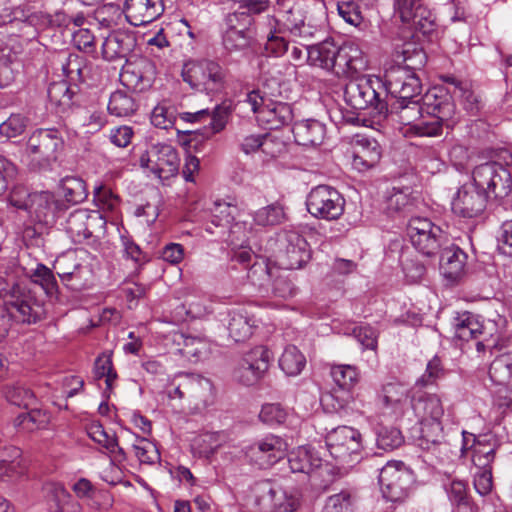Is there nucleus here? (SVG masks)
Wrapping results in <instances>:
<instances>
[{
	"mask_svg": "<svg viewBox=\"0 0 512 512\" xmlns=\"http://www.w3.org/2000/svg\"><path fill=\"white\" fill-rule=\"evenodd\" d=\"M401 55L403 65L391 66L384 74L385 93L409 98L422 91V83L416 71L425 66L427 56L415 43H405Z\"/></svg>",
	"mask_w": 512,
	"mask_h": 512,
	"instance_id": "f257e3e1",
	"label": "nucleus"
},
{
	"mask_svg": "<svg viewBox=\"0 0 512 512\" xmlns=\"http://www.w3.org/2000/svg\"><path fill=\"white\" fill-rule=\"evenodd\" d=\"M278 32H286L289 39L302 47L309 46L322 34L321 24L312 16L310 6L302 0H286L278 16Z\"/></svg>",
	"mask_w": 512,
	"mask_h": 512,
	"instance_id": "f03ea898",
	"label": "nucleus"
},
{
	"mask_svg": "<svg viewBox=\"0 0 512 512\" xmlns=\"http://www.w3.org/2000/svg\"><path fill=\"white\" fill-rule=\"evenodd\" d=\"M411 410L421 426L419 445L423 449H430L443 438V426L441 419L444 415V408L441 399L436 394H429L423 391L413 392L410 400Z\"/></svg>",
	"mask_w": 512,
	"mask_h": 512,
	"instance_id": "7ed1b4c3",
	"label": "nucleus"
},
{
	"mask_svg": "<svg viewBox=\"0 0 512 512\" xmlns=\"http://www.w3.org/2000/svg\"><path fill=\"white\" fill-rule=\"evenodd\" d=\"M380 88L385 90L384 81L379 77H356L345 85V102L355 110L372 108L377 114L387 116L388 103L381 97Z\"/></svg>",
	"mask_w": 512,
	"mask_h": 512,
	"instance_id": "20e7f679",
	"label": "nucleus"
},
{
	"mask_svg": "<svg viewBox=\"0 0 512 512\" xmlns=\"http://www.w3.org/2000/svg\"><path fill=\"white\" fill-rule=\"evenodd\" d=\"M181 75L192 89L213 94L224 89L227 72L218 61L204 58L184 63Z\"/></svg>",
	"mask_w": 512,
	"mask_h": 512,
	"instance_id": "39448f33",
	"label": "nucleus"
},
{
	"mask_svg": "<svg viewBox=\"0 0 512 512\" xmlns=\"http://www.w3.org/2000/svg\"><path fill=\"white\" fill-rule=\"evenodd\" d=\"M213 384L194 373H179L170 383L168 397L185 400L196 409L207 407L213 401Z\"/></svg>",
	"mask_w": 512,
	"mask_h": 512,
	"instance_id": "423d86ee",
	"label": "nucleus"
},
{
	"mask_svg": "<svg viewBox=\"0 0 512 512\" xmlns=\"http://www.w3.org/2000/svg\"><path fill=\"white\" fill-rule=\"evenodd\" d=\"M64 149V138L56 128H39L32 132L26 143L31 162L39 169H48Z\"/></svg>",
	"mask_w": 512,
	"mask_h": 512,
	"instance_id": "0eeeda50",
	"label": "nucleus"
},
{
	"mask_svg": "<svg viewBox=\"0 0 512 512\" xmlns=\"http://www.w3.org/2000/svg\"><path fill=\"white\" fill-rule=\"evenodd\" d=\"M472 179L486 192L487 198L503 200L512 192V175L508 168L495 161L477 165L472 172Z\"/></svg>",
	"mask_w": 512,
	"mask_h": 512,
	"instance_id": "6e6552de",
	"label": "nucleus"
},
{
	"mask_svg": "<svg viewBox=\"0 0 512 512\" xmlns=\"http://www.w3.org/2000/svg\"><path fill=\"white\" fill-rule=\"evenodd\" d=\"M6 311L18 323L34 324L45 315L44 305L28 288L14 285L5 300Z\"/></svg>",
	"mask_w": 512,
	"mask_h": 512,
	"instance_id": "1a4fd4ad",
	"label": "nucleus"
},
{
	"mask_svg": "<svg viewBox=\"0 0 512 512\" xmlns=\"http://www.w3.org/2000/svg\"><path fill=\"white\" fill-rule=\"evenodd\" d=\"M139 164L158 178L167 180L178 174L180 158L176 148L165 142L151 143L141 154Z\"/></svg>",
	"mask_w": 512,
	"mask_h": 512,
	"instance_id": "9d476101",
	"label": "nucleus"
},
{
	"mask_svg": "<svg viewBox=\"0 0 512 512\" xmlns=\"http://www.w3.org/2000/svg\"><path fill=\"white\" fill-rule=\"evenodd\" d=\"M306 207L307 211L317 219L337 220L344 213L345 199L335 188L318 185L308 193Z\"/></svg>",
	"mask_w": 512,
	"mask_h": 512,
	"instance_id": "9b49d317",
	"label": "nucleus"
},
{
	"mask_svg": "<svg viewBox=\"0 0 512 512\" xmlns=\"http://www.w3.org/2000/svg\"><path fill=\"white\" fill-rule=\"evenodd\" d=\"M487 201L486 192L472 179L458 188L452 198L451 209L457 217L477 219L484 214Z\"/></svg>",
	"mask_w": 512,
	"mask_h": 512,
	"instance_id": "f8f14e48",
	"label": "nucleus"
},
{
	"mask_svg": "<svg viewBox=\"0 0 512 512\" xmlns=\"http://www.w3.org/2000/svg\"><path fill=\"white\" fill-rule=\"evenodd\" d=\"M270 351L265 346H256L248 351L234 369V379L245 386L257 384L268 371Z\"/></svg>",
	"mask_w": 512,
	"mask_h": 512,
	"instance_id": "ddd939ff",
	"label": "nucleus"
},
{
	"mask_svg": "<svg viewBox=\"0 0 512 512\" xmlns=\"http://www.w3.org/2000/svg\"><path fill=\"white\" fill-rule=\"evenodd\" d=\"M287 448L282 437L269 434L247 446L244 454L252 464L266 469L284 458Z\"/></svg>",
	"mask_w": 512,
	"mask_h": 512,
	"instance_id": "4468645a",
	"label": "nucleus"
},
{
	"mask_svg": "<svg viewBox=\"0 0 512 512\" xmlns=\"http://www.w3.org/2000/svg\"><path fill=\"white\" fill-rule=\"evenodd\" d=\"M395 15L411 29L428 34L434 30L435 17L423 0H394Z\"/></svg>",
	"mask_w": 512,
	"mask_h": 512,
	"instance_id": "2eb2a0df",
	"label": "nucleus"
},
{
	"mask_svg": "<svg viewBox=\"0 0 512 512\" xmlns=\"http://www.w3.org/2000/svg\"><path fill=\"white\" fill-rule=\"evenodd\" d=\"M325 442L330 455L335 459L359 454L362 449L361 433L349 426L333 428L327 433Z\"/></svg>",
	"mask_w": 512,
	"mask_h": 512,
	"instance_id": "dca6fc26",
	"label": "nucleus"
},
{
	"mask_svg": "<svg viewBox=\"0 0 512 512\" xmlns=\"http://www.w3.org/2000/svg\"><path fill=\"white\" fill-rule=\"evenodd\" d=\"M13 201L18 209L28 211L35 215L39 222L46 224L54 222L60 212L68 209L62 200L56 199L54 194L48 191L33 193L28 202Z\"/></svg>",
	"mask_w": 512,
	"mask_h": 512,
	"instance_id": "f3484780",
	"label": "nucleus"
},
{
	"mask_svg": "<svg viewBox=\"0 0 512 512\" xmlns=\"http://www.w3.org/2000/svg\"><path fill=\"white\" fill-rule=\"evenodd\" d=\"M238 214V207L228 202L216 201L212 209L210 224L216 228H229V233L233 237L232 241L237 240L243 243L247 239V234L251 233L252 226L246 221L234 222Z\"/></svg>",
	"mask_w": 512,
	"mask_h": 512,
	"instance_id": "a211bd4d",
	"label": "nucleus"
},
{
	"mask_svg": "<svg viewBox=\"0 0 512 512\" xmlns=\"http://www.w3.org/2000/svg\"><path fill=\"white\" fill-rule=\"evenodd\" d=\"M281 244L283 246L281 261L286 269H300L310 260L309 244L300 233L293 230L284 231Z\"/></svg>",
	"mask_w": 512,
	"mask_h": 512,
	"instance_id": "6ab92c4d",
	"label": "nucleus"
},
{
	"mask_svg": "<svg viewBox=\"0 0 512 512\" xmlns=\"http://www.w3.org/2000/svg\"><path fill=\"white\" fill-rule=\"evenodd\" d=\"M351 147V164L359 172H365L375 167L381 159V146L374 138L357 134L351 141Z\"/></svg>",
	"mask_w": 512,
	"mask_h": 512,
	"instance_id": "aec40b11",
	"label": "nucleus"
},
{
	"mask_svg": "<svg viewBox=\"0 0 512 512\" xmlns=\"http://www.w3.org/2000/svg\"><path fill=\"white\" fill-rule=\"evenodd\" d=\"M423 112L442 121H455L456 107L450 93L442 87H432L419 95Z\"/></svg>",
	"mask_w": 512,
	"mask_h": 512,
	"instance_id": "412c9836",
	"label": "nucleus"
},
{
	"mask_svg": "<svg viewBox=\"0 0 512 512\" xmlns=\"http://www.w3.org/2000/svg\"><path fill=\"white\" fill-rule=\"evenodd\" d=\"M335 69H330L338 77H353L367 67L362 51L355 44L336 45V53L333 59Z\"/></svg>",
	"mask_w": 512,
	"mask_h": 512,
	"instance_id": "4be33fe9",
	"label": "nucleus"
},
{
	"mask_svg": "<svg viewBox=\"0 0 512 512\" xmlns=\"http://www.w3.org/2000/svg\"><path fill=\"white\" fill-rule=\"evenodd\" d=\"M163 12V0H126L124 5L125 17L135 27L155 21Z\"/></svg>",
	"mask_w": 512,
	"mask_h": 512,
	"instance_id": "5701e85b",
	"label": "nucleus"
},
{
	"mask_svg": "<svg viewBox=\"0 0 512 512\" xmlns=\"http://www.w3.org/2000/svg\"><path fill=\"white\" fill-rule=\"evenodd\" d=\"M135 46L136 38L131 32L115 30L102 43V57L107 61L126 59Z\"/></svg>",
	"mask_w": 512,
	"mask_h": 512,
	"instance_id": "b1692460",
	"label": "nucleus"
},
{
	"mask_svg": "<svg viewBox=\"0 0 512 512\" xmlns=\"http://www.w3.org/2000/svg\"><path fill=\"white\" fill-rule=\"evenodd\" d=\"M99 221H101V217L97 212L76 209L69 215L65 230L73 242L81 243L92 236L93 224Z\"/></svg>",
	"mask_w": 512,
	"mask_h": 512,
	"instance_id": "393cba45",
	"label": "nucleus"
},
{
	"mask_svg": "<svg viewBox=\"0 0 512 512\" xmlns=\"http://www.w3.org/2000/svg\"><path fill=\"white\" fill-rule=\"evenodd\" d=\"M312 455L307 449H301L297 453H292L288 458V464L293 473H304L309 477H324L323 472L326 473H334V467H331L328 463H323L321 459L317 460V464L312 463ZM339 477H343L344 475L340 472V469L337 468V473Z\"/></svg>",
	"mask_w": 512,
	"mask_h": 512,
	"instance_id": "a878e982",
	"label": "nucleus"
},
{
	"mask_svg": "<svg viewBox=\"0 0 512 512\" xmlns=\"http://www.w3.org/2000/svg\"><path fill=\"white\" fill-rule=\"evenodd\" d=\"M227 330L229 337L236 343L245 342L257 327L254 316L245 308L233 309L228 313Z\"/></svg>",
	"mask_w": 512,
	"mask_h": 512,
	"instance_id": "bb28decb",
	"label": "nucleus"
},
{
	"mask_svg": "<svg viewBox=\"0 0 512 512\" xmlns=\"http://www.w3.org/2000/svg\"><path fill=\"white\" fill-rule=\"evenodd\" d=\"M438 254L440 256V269L445 278L450 280L458 279L464 271L467 259L465 252L449 241L448 244L441 247Z\"/></svg>",
	"mask_w": 512,
	"mask_h": 512,
	"instance_id": "cd10ccee",
	"label": "nucleus"
},
{
	"mask_svg": "<svg viewBox=\"0 0 512 512\" xmlns=\"http://www.w3.org/2000/svg\"><path fill=\"white\" fill-rule=\"evenodd\" d=\"M292 132L296 143L306 147H315L323 143L326 135L325 125L315 119L302 120L293 125Z\"/></svg>",
	"mask_w": 512,
	"mask_h": 512,
	"instance_id": "c85d7f7f",
	"label": "nucleus"
},
{
	"mask_svg": "<svg viewBox=\"0 0 512 512\" xmlns=\"http://www.w3.org/2000/svg\"><path fill=\"white\" fill-rule=\"evenodd\" d=\"M495 458V447L477 441L473 447V467L471 469L474 480H493L492 463Z\"/></svg>",
	"mask_w": 512,
	"mask_h": 512,
	"instance_id": "c756f323",
	"label": "nucleus"
},
{
	"mask_svg": "<svg viewBox=\"0 0 512 512\" xmlns=\"http://www.w3.org/2000/svg\"><path fill=\"white\" fill-rule=\"evenodd\" d=\"M421 93H416L409 98H402L403 95H391L395 102L391 104V114L395 113L401 124L408 126L410 131L414 122L423 116L424 112L419 99Z\"/></svg>",
	"mask_w": 512,
	"mask_h": 512,
	"instance_id": "7c9ffc66",
	"label": "nucleus"
},
{
	"mask_svg": "<svg viewBox=\"0 0 512 512\" xmlns=\"http://www.w3.org/2000/svg\"><path fill=\"white\" fill-rule=\"evenodd\" d=\"M454 338L461 341L478 339L486 334L485 327L479 318L471 312L457 313L453 318Z\"/></svg>",
	"mask_w": 512,
	"mask_h": 512,
	"instance_id": "2f4dec72",
	"label": "nucleus"
},
{
	"mask_svg": "<svg viewBox=\"0 0 512 512\" xmlns=\"http://www.w3.org/2000/svg\"><path fill=\"white\" fill-rule=\"evenodd\" d=\"M294 113L291 104L282 101H271L263 106L260 120L271 130L280 129L292 123Z\"/></svg>",
	"mask_w": 512,
	"mask_h": 512,
	"instance_id": "473e14b6",
	"label": "nucleus"
},
{
	"mask_svg": "<svg viewBox=\"0 0 512 512\" xmlns=\"http://www.w3.org/2000/svg\"><path fill=\"white\" fill-rule=\"evenodd\" d=\"M68 487L74 491L77 497L94 508L105 509L112 504L110 493L97 488L92 482H68Z\"/></svg>",
	"mask_w": 512,
	"mask_h": 512,
	"instance_id": "72a5a7b5",
	"label": "nucleus"
},
{
	"mask_svg": "<svg viewBox=\"0 0 512 512\" xmlns=\"http://www.w3.org/2000/svg\"><path fill=\"white\" fill-rule=\"evenodd\" d=\"M307 62L311 66L319 67L326 71L335 69V62H333L336 53V44L332 40H324L320 43L311 42L306 46Z\"/></svg>",
	"mask_w": 512,
	"mask_h": 512,
	"instance_id": "f704fd0d",
	"label": "nucleus"
},
{
	"mask_svg": "<svg viewBox=\"0 0 512 512\" xmlns=\"http://www.w3.org/2000/svg\"><path fill=\"white\" fill-rule=\"evenodd\" d=\"M379 398L386 409H391L397 418L404 417V406L408 392L404 385L398 382H389L383 385Z\"/></svg>",
	"mask_w": 512,
	"mask_h": 512,
	"instance_id": "c9c22d12",
	"label": "nucleus"
},
{
	"mask_svg": "<svg viewBox=\"0 0 512 512\" xmlns=\"http://www.w3.org/2000/svg\"><path fill=\"white\" fill-rule=\"evenodd\" d=\"M271 502L270 512H294L300 502V494L295 490L285 489L279 482H274L268 491Z\"/></svg>",
	"mask_w": 512,
	"mask_h": 512,
	"instance_id": "e433bc0d",
	"label": "nucleus"
},
{
	"mask_svg": "<svg viewBox=\"0 0 512 512\" xmlns=\"http://www.w3.org/2000/svg\"><path fill=\"white\" fill-rule=\"evenodd\" d=\"M415 238L411 241L413 247L427 257L438 255L441 247L449 242L447 233L438 225H434L429 233Z\"/></svg>",
	"mask_w": 512,
	"mask_h": 512,
	"instance_id": "4c0bfd02",
	"label": "nucleus"
},
{
	"mask_svg": "<svg viewBox=\"0 0 512 512\" xmlns=\"http://www.w3.org/2000/svg\"><path fill=\"white\" fill-rule=\"evenodd\" d=\"M50 512H81L77 502L71 499L67 488L61 482H49Z\"/></svg>",
	"mask_w": 512,
	"mask_h": 512,
	"instance_id": "58836bf2",
	"label": "nucleus"
},
{
	"mask_svg": "<svg viewBox=\"0 0 512 512\" xmlns=\"http://www.w3.org/2000/svg\"><path fill=\"white\" fill-rule=\"evenodd\" d=\"M107 109L116 117H128L137 111L138 103L133 94L125 90H116L110 95Z\"/></svg>",
	"mask_w": 512,
	"mask_h": 512,
	"instance_id": "ea45409f",
	"label": "nucleus"
},
{
	"mask_svg": "<svg viewBox=\"0 0 512 512\" xmlns=\"http://www.w3.org/2000/svg\"><path fill=\"white\" fill-rule=\"evenodd\" d=\"M226 440L224 432H206L193 440L192 448L200 457L210 458Z\"/></svg>",
	"mask_w": 512,
	"mask_h": 512,
	"instance_id": "a19ab883",
	"label": "nucleus"
},
{
	"mask_svg": "<svg viewBox=\"0 0 512 512\" xmlns=\"http://www.w3.org/2000/svg\"><path fill=\"white\" fill-rule=\"evenodd\" d=\"M287 220V214L282 204L275 202L254 212L253 222L257 226H276Z\"/></svg>",
	"mask_w": 512,
	"mask_h": 512,
	"instance_id": "79ce46f5",
	"label": "nucleus"
},
{
	"mask_svg": "<svg viewBox=\"0 0 512 512\" xmlns=\"http://www.w3.org/2000/svg\"><path fill=\"white\" fill-rule=\"evenodd\" d=\"M269 32L264 46L265 52L269 56L281 57L289 48V40H287L286 32H278V23L271 17L269 20Z\"/></svg>",
	"mask_w": 512,
	"mask_h": 512,
	"instance_id": "37998d69",
	"label": "nucleus"
},
{
	"mask_svg": "<svg viewBox=\"0 0 512 512\" xmlns=\"http://www.w3.org/2000/svg\"><path fill=\"white\" fill-rule=\"evenodd\" d=\"M65 204L76 205L86 200L88 196L86 183L79 177L66 176L60 182Z\"/></svg>",
	"mask_w": 512,
	"mask_h": 512,
	"instance_id": "c03bdc74",
	"label": "nucleus"
},
{
	"mask_svg": "<svg viewBox=\"0 0 512 512\" xmlns=\"http://www.w3.org/2000/svg\"><path fill=\"white\" fill-rule=\"evenodd\" d=\"M235 105L231 99H225L210 111L209 133L215 135L223 131L228 124Z\"/></svg>",
	"mask_w": 512,
	"mask_h": 512,
	"instance_id": "a18cd8bd",
	"label": "nucleus"
},
{
	"mask_svg": "<svg viewBox=\"0 0 512 512\" xmlns=\"http://www.w3.org/2000/svg\"><path fill=\"white\" fill-rule=\"evenodd\" d=\"M306 365V359L301 351L294 345H288L280 359L279 366L288 376L298 375Z\"/></svg>",
	"mask_w": 512,
	"mask_h": 512,
	"instance_id": "49530a36",
	"label": "nucleus"
},
{
	"mask_svg": "<svg viewBox=\"0 0 512 512\" xmlns=\"http://www.w3.org/2000/svg\"><path fill=\"white\" fill-rule=\"evenodd\" d=\"M77 94V86L69 85L66 81L53 82L48 87V97L52 103L63 109L70 108Z\"/></svg>",
	"mask_w": 512,
	"mask_h": 512,
	"instance_id": "de8ad7c7",
	"label": "nucleus"
},
{
	"mask_svg": "<svg viewBox=\"0 0 512 512\" xmlns=\"http://www.w3.org/2000/svg\"><path fill=\"white\" fill-rule=\"evenodd\" d=\"M488 373L493 383L508 384L512 379V355L503 354L496 357L490 364Z\"/></svg>",
	"mask_w": 512,
	"mask_h": 512,
	"instance_id": "09e8293b",
	"label": "nucleus"
},
{
	"mask_svg": "<svg viewBox=\"0 0 512 512\" xmlns=\"http://www.w3.org/2000/svg\"><path fill=\"white\" fill-rule=\"evenodd\" d=\"M75 262L76 258L74 253H68L56 259L53 268L56 270L62 282L81 279L83 267Z\"/></svg>",
	"mask_w": 512,
	"mask_h": 512,
	"instance_id": "8fccbe9b",
	"label": "nucleus"
},
{
	"mask_svg": "<svg viewBox=\"0 0 512 512\" xmlns=\"http://www.w3.org/2000/svg\"><path fill=\"white\" fill-rule=\"evenodd\" d=\"M251 43L252 36L250 32L223 31L222 46L230 54L244 53L250 48Z\"/></svg>",
	"mask_w": 512,
	"mask_h": 512,
	"instance_id": "3c124183",
	"label": "nucleus"
},
{
	"mask_svg": "<svg viewBox=\"0 0 512 512\" xmlns=\"http://www.w3.org/2000/svg\"><path fill=\"white\" fill-rule=\"evenodd\" d=\"M32 281L39 284L51 298L58 299L59 288L53 271L44 264H38L30 275Z\"/></svg>",
	"mask_w": 512,
	"mask_h": 512,
	"instance_id": "603ef678",
	"label": "nucleus"
},
{
	"mask_svg": "<svg viewBox=\"0 0 512 512\" xmlns=\"http://www.w3.org/2000/svg\"><path fill=\"white\" fill-rule=\"evenodd\" d=\"M333 381L343 390L352 389L359 381V371L353 365L339 364L331 367Z\"/></svg>",
	"mask_w": 512,
	"mask_h": 512,
	"instance_id": "864d4df0",
	"label": "nucleus"
},
{
	"mask_svg": "<svg viewBox=\"0 0 512 512\" xmlns=\"http://www.w3.org/2000/svg\"><path fill=\"white\" fill-rule=\"evenodd\" d=\"M404 443L400 429L396 427L380 426L376 432V444L379 449L391 451Z\"/></svg>",
	"mask_w": 512,
	"mask_h": 512,
	"instance_id": "5fc2aeb1",
	"label": "nucleus"
},
{
	"mask_svg": "<svg viewBox=\"0 0 512 512\" xmlns=\"http://www.w3.org/2000/svg\"><path fill=\"white\" fill-rule=\"evenodd\" d=\"M456 121H442L437 116H430L428 120H420L412 125L410 131H414L417 136L434 137L442 133L443 126L452 128Z\"/></svg>",
	"mask_w": 512,
	"mask_h": 512,
	"instance_id": "6e6d98bb",
	"label": "nucleus"
},
{
	"mask_svg": "<svg viewBox=\"0 0 512 512\" xmlns=\"http://www.w3.org/2000/svg\"><path fill=\"white\" fill-rule=\"evenodd\" d=\"M6 399L13 405L30 408L36 404V397L32 390L22 385H13L5 390Z\"/></svg>",
	"mask_w": 512,
	"mask_h": 512,
	"instance_id": "4d7b16f0",
	"label": "nucleus"
},
{
	"mask_svg": "<svg viewBox=\"0 0 512 512\" xmlns=\"http://www.w3.org/2000/svg\"><path fill=\"white\" fill-rule=\"evenodd\" d=\"M28 122V117L20 113H13L0 124V135L8 139L18 137L24 133Z\"/></svg>",
	"mask_w": 512,
	"mask_h": 512,
	"instance_id": "13d9d810",
	"label": "nucleus"
},
{
	"mask_svg": "<svg viewBox=\"0 0 512 512\" xmlns=\"http://www.w3.org/2000/svg\"><path fill=\"white\" fill-rule=\"evenodd\" d=\"M252 14H254L253 11L249 9L229 13L225 17L224 31L250 32V26L254 21Z\"/></svg>",
	"mask_w": 512,
	"mask_h": 512,
	"instance_id": "bf43d9fd",
	"label": "nucleus"
},
{
	"mask_svg": "<svg viewBox=\"0 0 512 512\" xmlns=\"http://www.w3.org/2000/svg\"><path fill=\"white\" fill-rule=\"evenodd\" d=\"M414 208V202L410 197L409 193L401 190L395 191L387 199V210L389 214L394 213L403 214L404 216L412 212Z\"/></svg>",
	"mask_w": 512,
	"mask_h": 512,
	"instance_id": "052dcab7",
	"label": "nucleus"
},
{
	"mask_svg": "<svg viewBox=\"0 0 512 512\" xmlns=\"http://www.w3.org/2000/svg\"><path fill=\"white\" fill-rule=\"evenodd\" d=\"M30 411L19 414L15 419V426L25 431H33L46 423V415L40 409L30 407Z\"/></svg>",
	"mask_w": 512,
	"mask_h": 512,
	"instance_id": "680f3d73",
	"label": "nucleus"
},
{
	"mask_svg": "<svg viewBox=\"0 0 512 512\" xmlns=\"http://www.w3.org/2000/svg\"><path fill=\"white\" fill-rule=\"evenodd\" d=\"M288 416L287 410L278 403H269L262 406L259 418L268 425H280Z\"/></svg>",
	"mask_w": 512,
	"mask_h": 512,
	"instance_id": "e2e57ef3",
	"label": "nucleus"
},
{
	"mask_svg": "<svg viewBox=\"0 0 512 512\" xmlns=\"http://www.w3.org/2000/svg\"><path fill=\"white\" fill-rule=\"evenodd\" d=\"M272 143L273 138L268 133L261 135H249L243 139L241 143V149L246 154L253 153L258 149H261L266 154H272V152L269 150V146Z\"/></svg>",
	"mask_w": 512,
	"mask_h": 512,
	"instance_id": "0e129e2a",
	"label": "nucleus"
},
{
	"mask_svg": "<svg viewBox=\"0 0 512 512\" xmlns=\"http://www.w3.org/2000/svg\"><path fill=\"white\" fill-rule=\"evenodd\" d=\"M412 470L408 468L402 461H389L382 467L378 480H386L391 478L393 480H402L412 477Z\"/></svg>",
	"mask_w": 512,
	"mask_h": 512,
	"instance_id": "69168bd1",
	"label": "nucleus"
},
{
	"mask_svg": "<svg viewBox=\"0 0 512 512\" xmlns=\"http://www.w3.org/2000/svg\"><path fill=\"white\" fill-rule=\"evenodd\" d=\"M132 447L140 463L152 464L159 459L156 446L145 438L137 440Z\"/></svg>",
	"mask_w": 512,
	"mask_h": 512,
	"instance_id": "338daca9",
	"label": "nucleus"
},
{
	"mask_svg": "<svg viewBox=\"0 0 512 512\" xmlns=\"http://www.w3.org/2000/svg\"><path fill=\"white\" fill-rule=\"evenodd\" d=\"M497 250L499 254L512 259V219L504 221L499 228Z\"/></svg>",
	"mask_w": 512,
	"mask_h": 512,
	"instance_id": "774afa93",
	"label": "nucleus"
}]
</instances>
